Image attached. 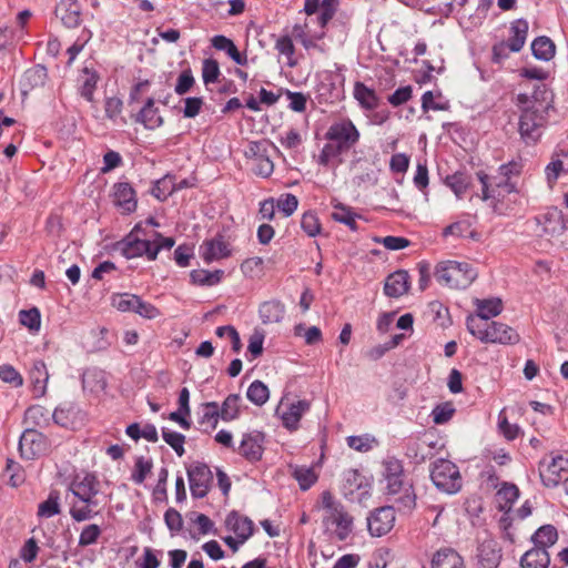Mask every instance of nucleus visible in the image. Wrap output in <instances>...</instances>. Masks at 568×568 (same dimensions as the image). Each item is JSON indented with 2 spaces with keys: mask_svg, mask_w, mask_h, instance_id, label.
Returning <instances> with one entry per match:
<instances>
[{
  "mask_svg": "<svg viewBox=\"0 0 568 568\" xmlns=\"http://www.w3.org/2000/svg\"><path fill=\"white\" fill-rule=\"evenodd\" d=\"M203 413L199 420V424L204 427L205 432H210L215 429L219 423V418H221L219 412V405L216 402H207L202 405Z\"/></svg>",
  "mask_w": 568,
  "mask_h": 568,
  "instance_id": "obj_35",
  "label": "nucleus"
},
{
  "mask_svg": "<svg viewBox=\"0 0 568 568\" xmlns=\"http://www.w3.org/2000/svg\"><path fill=\"white\" fill-rule=\"evenodd\" d=\"M436 281L450 288L464 290L477 277V272L465 262L446 261L437 264Z\"/></svg>",
  "mask_w": 568,
  "mask_h": 568,
  "instance_id": "obj_5",
  "label": "nucleus"
},
{
  "mask_svg": "<svg viewBox=\"0 0 568 568\" xmlns=\"http://www.w3.org/2000/svg\"><path fill=\"white\" fill-rule=\"evenodd\" d=\"M568 471V452L554 456L549 463L541 460L539 464V475L546 487L558 486L561 480V473Z\"/></svg>",
  "mask_w": 568,
  "mask_h": 568,
  "instance_id": "obj_9",
  "label": "nucleus"
},
{
  "mask_svg": "<svg viewBox=\"0 0 568 568\" xmlns=\"http://www.w3.org/2000/svg\"><path fill=\"white\" fill-rule=\"evenodd\" d=\"M263 435L261 433L245 434L239 447V454L250 462H257L263 454Z\"/></svg>",
  "mask_w": 568,
  "mask_h": 568,
  "instance_id": "obj_21",
  "label": "nucleus"
},
{
  "mask_svg": "<svg viewBox=\"0 0 568 568\" xmlns=\"http://www.w3.org/2000/svg\"><path fill=\"white\" fill-rule=\"evenodd\" d=\"M296 336H303L307 345H315L322 341V332L317 326L306 328L304 324H298L294 327Z\"/></svg>",
  "mask_w": 568,
  "mask_h": 568,
  "instance_id": "obj_54",
  "label": "nucleus"
},
{
  "mask_svg": "<svg viewBox=\"0 0 568 568\" xmlns=\"http://www.w3.org/2000/svg\"><path fill=\"white\" fill-rule=\"evenodd\" d=\"M322 506L324 509L323 525L338 540L344 541L353 531V517L345 507L336 501L329 491L322 493Z\"/></svg>",
  "mask_w": 568,
  "mask_h": 568,
  "instance_id": "obj_2",
  "label": "nucleus"
},
{
  "mask_svg": "<svg viewBox=\"0 0 568 568\" xmlns=\"http://www.w3.org/2000/svg\"><path fill=\"white\" fill-rule=\"evenodd\" d=\"M383 475L387 481V493L389 495H398L403 486H405L403 477L402 462L395 457H388L383 462Z\"/></svg>",
  "mask_w": 568,
  "mask_h": 568,
  "instance_id": "obj_13",
  "label": "nucleus"
},
{
  "mask_svg": "<svg viewBox=\"0 0 568 568\" xmlns=\"http://www.w3.org/2000/svg\"><path fill=\"white\" fill-rule=\"evenodd\" d=\"M276 206L285 216H291L298 206V200L294 194L286 193L278 197Z\"/></svg>",
  "mask_w": 568,
  "mask_h": 568,
  "instance_id": "obj_59",
  "label": "nucleus"
},
{
  "mask_svg": "<svg viewBox=\"0 0 568 568\" xmlns=\"http://www.w3.org/2000/svg\"><path fill=\"white\" fill-rule=\"evenodd\" d=\"M497 500L499 501L500 510L510 509L511 505L519 497V490L516 485L505 484L496 494Z\"/></svg>",
  "mask_w": 568,
  "mask_h": 568,
  "instance_id": "obj_43",
  "label": "nucleus"
},
{
  "mask_svg": "<svg viewBox=\"0 0 568 568\" xmlns=\"http://www.w3.org/2000/svg\"><path fill=\"white\" fill-rule=\"evenodd\" d=\"M47 444L43 434L28 428L26 429L19 440V449L21 456L26 459H33L45 452Z\"/></svg>",
  "mask_w": 568,
  "mask_h": 568,
  "instance_id": "obj_12",
  "label": "nucleus"
},
{
  "mask_svg": "<svg viewBox=\"0 0 568 568\" xmlns=\"http://www.w3.org/2000/svg\"><path fill=\"white\" fill-rule=\"evenodd\" d=\"M54 12L62 24L69 29L77 28L81 23V9L78 0H61Z\"/></svg>",
  "mask_w": 568,
  "mask_h": 568,
  "instance_id": "obj_17",
  "label": "nucleus"
},
{
  "mask_svg": "<svg viewBox=\"0 0 568 568\" xmlns=\"http://www.w3.org/2000/svg\"><path fill=\"white\" fill-rule=\"evenodd\" d=\"M0 379L4 383H9L14 387L22 386L23 379L18 371L11 365L0 366Z\"/></svg>",
  "mask_w": 568,
  "mask_h": 568,
  "instance_id": "obj_60",
  "label": "nucleus"
},
{
  "mask_svg": "<svg viewBox=\"0 0 568 568\" xmlns=\"http://www.w3.org/2000/svg\"><path fill=\"white\" fill-rule=\"evenodd\" d=\"M101 535V528L95 525L91 524L85 526L79 537V546L87 547L90 545H93L98 541L99 537Z\"/></svg>",
  "mask_w": 568,
  "mask_h": 568,
  "instance_id": "obj_56",
  "label": "nucleus"
},
{
  "mask_svg": "<svg viewBox=\"0 0 568 568\" xmlns=\"http://www.w3.org/2000/svg\"><path fill=\"white\" fill-rule=\"evenodd\" d=\"M550 564L548 551L544 547H537L527 550L520 559L523 568H547Z\"/></svg>",
  "mask_w": 568,
  "mask_h": 568,
  "instance_id": "obj_26",
  "label": "nucleus"
},
{
  "mask_svg": "<svg viewBox=\"0 0 568 568\" xmlns=\"http://www.w3.org/2000/svg\"><path fill=\"white\" fill-rule=\"evenodd\" d=\"M230 253L229 243L221 235L204 241L200 246V255L205 263L227 257Z\"/></svg>",
  "mask_w": 568,
  "mask_h": 568,
  "instance_id": "obj_15",
  "label": "nucleus"
},
{
  "mask_svg": "<svg viewBox=\"0 0 568 568\" xmlns=\"http://www.w3.org/2000/svg\"><path fill=\"white\" fill-rule=\"evenodd\" d=\"M326 139L348 151L359 140V132L351 120L334 123L326 132Z\"/></svg>",
  "mask_w": 568,
  "mask_h": 568,
  "instance_id": "obj_10",
  "label": "nucleus"
},
{
  "mask_svg": "<svg viewBox=\"0 0 568 568\" xmlns=\"http://www.w3.org/2000/svg\"><path fill=\"white\" fill-rule=\"evenodd\" d=\"M292 476L297 480L302 490H307L317 480V475L312 467L295 466Z\"/></svg>",
  "mask_w": 568,
  "mask_h": 568,
  "instance_id": "obj_42",
  "label": "nucleus"
},
{
  "mask_svg": "<svg viewBox=\"0 0 568 568\" xmlns=\"http://www.w3.org/2000/svg\"><path fill=\"white\" fill-rule=\"evenodd\" d=\"M274 170V164L267 156V154L263 155L262 158H258L256 161H254L253 171L256 175H260L262 178H267L272 174Z\"/></svg>",
  "mask_w": 568,
  "mask_h": 568,
  "instance_id": "obj_62",
  "label": "nucleus"
},
{
  "mask_svg": "<svg viewBox=\"0 0 568 568\" xmlns=\"http://www.w3.org/2000/svg\"><path fill=\"white\" fill-rule=\"evenodd\" d=\"M241 400L240 395L231 394L229 395L222 404V407L219 408L221 418L225 422L233 420L239 415V403Z\"/></svg>",
  "mask_w": 568,
  "mask_h": 568,
  "instance_id": "obj_47",
  "label": "nucleus"
},
{
  "mask_svg": "<svg viewBox=\"0 0 568 568\" xmlns=\"http://www.w3.org/2000/svg\"><path fill=\"white\" fill-rule=\"evenodd\" d=\"M410 286V277L407 271L398 270L386 277L384 293L389 297H400Z\"/></svg>",
  "mask_w": 568,
  "mask_h": 568,
  "instance_id": "obj_19",
  "label": "nucleus"
},
{
  "mask_svg": "<svg viewBox=\"0 0 568 568\" xmlns=\"http://www.w3.org/2000/svg\"><path fill=\"white\" fill-rule=\"evenodd\" d=\"M118 250H120L121 254L128 260L140 257L148 251L146 240H140L129 235L118 243Z\"/></svg>",
  "mask_w": 568,
  "mask_h": 568,
  "instance_id": "obj_30",
  "label": "nucleus"
},
{
  "mask_svg": "<svg viewBox=\"0 0 568 568\" xmlns=\"http://www.w3.org/2000/svg\"><path fill=\"white\" fill-rule=\"evenodd\" d=\"M225 526L235 534L240 542H245L254 532L253 521L248 517L241 516L235 510L226 516Z\"/></svg>",
  "mask_w": 568,
  "mask_h": 568,
  "instance_id": "obj_18",
  "label": "nucleus"
},
{
  "mask_svg": "<svg viewBox=\"0 0 568 568\" xmlns=\"http://www.w3.org/2000/svg\"><path fill=\"white\" fill-rule=\"evenodd\" d=\"M558 539L557 529L552 525H544L532 535L531 540L537 547H544L546 550Z\"/></svg>",
  "mask_w": 568,
  "mask_h": 568,
  "instance_id": "obj_38",
  "label": "nucleus"
},
{
  "mask_svg": "<svg viewBox=\"0 0 568 568\" xmlns=\"http://www.w3.org/2000/svg\"><path fill=\"white\" fill-rule=\"evenodd\" d=\"M568 227V217L556 206H551L544 214V233L556 237L564 234Z\"/></svg>",
  "mask_w": 568,
  "mask_h": 568,
  "instance_id": "obj_16",
  "label": "nucleus"
},
{
  "mask_svg": "<svg viewBox=\"0 0 568 568\" xmlns=\"http://www.w3.org/2000/svg\"><path fill=\"white\" fill-rule=\"evenodd\" d=\"M532 55L542 61H549L556 52L555 43L548 37H538L531 43Z\"/></svg>",
  "mask_w": 568,
  "mask_h": 568,
  "instance_id": "obj_33",
  "label": "nucleus"
},
{
  "mask_svg": "<svg viewBox=\"0 0 568 568\" xmlns=\"http://www.w3.org/2000/svg\"><path fill=\"white\" fill-rule=\"evenodd\" d=\"M476 306V320L487 322L489 318L499 315L503 311V302L500 298H476L474 301Z\"/></svg>",
  "mask_w": 568,
  "mask_h": 568,
  "instance_id": "obj_24",
  "label": "nucleus"
},
{
  "mask_svg": "<svg viewBox=\"0 0 568 568\" xmlns=\"http://www.w3.org/2000/svg\"><path fill=\"white\" fill-rule=\"evenodd\" d=\"M560 155L567 158L568 151H556L551 156V161L545 169L546 179L549 185L555 184L561 173L568 172V168H565L564 162L560 160Z\"/></svg>",
  "mask_w": 568,
  "mask_h": 568,
  "instance_id": "obj_32",
  "label": "nucleus"
},
{
  "mask_svg": "<svg viewBox=\"0 0 568 568\" xmlns=\"http://www.w3.org/2000/svg\"><path fill=\"white\" fill-rule=\"evenodd\" d=\"M138 568H158L160 566V560L154 554V550L150 547H145L143 550V556L140 561H136Z\"/></svg>",
  "mask_w": 568,
  "mask_h": 568,
  "instance_id": "obj_64",
  "label": "nucleus"
},
{
  "mask_svg": "<svg viewBox=\"0 0 568 568\" xmlns=\"http://www.w3.org/2000/svg\"><path fill=\"white\" fill-rule=\"evenodd\" d=\"M83 72L85 74V79L80 88V94L87 101L93 102V94L97 88V83L99 81V75L97 74V72L90 71L88 68H84Z\"/></svg>",
  "mask_w": 568,
  "mask_h": 568,
  "instance_id": "obj_48",
  "label": "nucleus"
},
{
  "mask_svg": "<svg viewBox=\"0 0 568 568\" xmlns=\"http://www.w3.org/2000/svg\"><path fill=\"white\" fill-rule=\"evenodd\" d=\"M60 511V494L58 490H51L47 500L39 505L37 515L41 518H50L59 515Z\"/></svg>",
  "mask_w": 568,
  "mask_h": 568,
  "instance_id": "obj_39",
  "label": "nucleus"
},
{
  "mask_svg": "<svg viewBox=\"0 0 568 568\" xmlns=\"http://www.w3.org/2000/svg\"><path fill=\"white\" fill-rule=\"evenodd\" d=\"M335 211L332 213V219L336 222L347 225L351 230H357L356 217L357 215L352 210L342 203L334 205Z\"/></svg>",
  "mask_w": 568,
  "mask_h": 568,
  "instance_id": "obj_46",
  "label": "nucleus"
},
{
  "mask_svg": "<svg viewBox=\"0 0 568 568\" xmlns=\"http://www.w3.org/2000/svg\"><path fill=\"white\" fill-rule=\"evenodd\" d=\"M478 567L497 568L501 559V549L497 540L485 538L478 546Z\"/></svg>",
  "mask_w": 568,
  "mask_h": 568,
  "instance_id": "obj_14",
  "label": "nucleus"
},
{
  "mask_svg": "<svg viewBox=\"0 0 568 568\" xmlns=\"http://www.w3.org/2000/svg\"><path fill=\"white\" fill-rule=\"evenodd\" d=\"M49 410L41 405H34L26 410V422L34 426H41L48 422Z\"/></svg>",
  "mask_w": 568,
  "mask_h": 568,
  "instance_id": "obj_53",
  "label": "nucleus"
},
{
  "mask_svg": "<svg viewBox=\"0 0 568 568\" xmlns=\"http://www.w3.org/2000/svg\"><path fill=\"white\" fill-rule=\"evenodd\" d=\"M162 437L164 442L174 449L178 456L181 457L184 455L185 436L183 434L163 428Z\"/></svg>",
  "mask_w": 568,
  "mask_h": 568,
  "instance_id": "obj_50",
  "label": "nucleus"
},
{
  "mask_svg": "<svg viewBox=\"0 0 568 568\" xmlns=\"http://www.w3.org/2000/svg\"><path fill=\"white\" fill-rule=\"evenodd\" d=\"M190 490L194 498H204L212 485L213 474L204 463H194L186 469Z\"/></svg>",
  "mask_w": 568,
  "mask_h": 568,
  "instance_id": "obj_7",
  "label": "nucleus"
},
{
  "mask_svg": "<svg viewBox=\"0 0 568 568\" xmlns=\"http://www.w3.org/2000/svg\"><path fill=\"white\" fill-rule=\"evenodd\" d=\"M445 183L460 199L470 185V176L464 172H455L445 179Z\"/></svg>",
  "mask_w": 568,
  "mask_h": 568,
  "instance_id": "obj_40",
  "label": "nucleus"
},
{
  "mask_svg": "<svg viewBox=\"0 0 568 568\" xmlns=\"http://www.w3.org/2000/svg\"><path fill=\"white\" fill-rule=\"evenodd\" d=\"M548 109L549 105L534 103L523 110L518 131L525 144L535 145L540 140L547 124Z\"/></svg>",
  "mask_w": 568,
  "mask_h": 568,
  "instance_id": "obj_4",
  "label": "nucleus"
},
{
  "mask_svg": "<svg viewBox=\"0 0 568 568\" xmlns=\"http://www.w3.org/2000/svg\"><path fill=\"white\" fill-rule=\"evenodd\" d=\"M354 97L366 110H374L378 105V98L373 89H369L362 82H356L354 85Z\"/></svg>",
  "mask_w": 568,
  "mask_h": 568,
  "instance_id": "obj_34",
  "label": "nucleus"
},
{
  "mask_svg": "<svg viewBox=\"0 0 568 568\" xmlns=\"http://www.w3.org/2000/svg\"><path fill=\"white\" fill-rule=\"evenodd\" d=\"M47 78L48 72L43 65L38 64L26 70L19 81L21 93L28 95L33 89L43 87Z\"/></svg>",
  "mask_w": 568,
  "mask_h": 568,
  "instance_id": "obj_20",
  "label": "nucleus"
},
{
  "mask_svg": "<svg viewBox=\"0 0 568 568\" xmlns=\"http://www.w3.org/2000/svg\"><path fill=\"white\" fill-rule=\"evenodd\" d=\"M221 74L219 62L214 59H205L202 67V79L205 84L214 83Z\"/></svg>",
  "mask_w": 568,
  "mask_h": 568,
  "instance_id": "obj_55",
  "label": "nucleus"
},
{
  "mask_svg": "<svg viewBox=\"0 0 568 568\" xmlns=\"http://www.w3.org/2000/svg\"><path fill=\"white\" fill-rule=\"evenodd\" d=\"M432 568H465L463 557L453 548L438 549L432 558Z\"/></svg>",
  "mask_w": 568,
  "mask_h": 568,
  "instance_id": "obj_22",
  "label": "nucleus"
},
{
  "mask_svg": "<svg viewBox=\"0 0 568 568\" xmlns=\"http://www.w3.org/2000/svg\"><path fill=\"white\" fill-rule=\"evenodd\" d=\"M77 412L71 403H64L57 407L52 413V418L57 425L62 427H70L73 424Z\"/></svg>",
  "mask_w": 568,
  "mask_h": 568,
  "instance_id": "obj_41",
  "label": "nucleus"
},
{
  "mask_svg": "<svg viewBox=\"0 0 568 568\" xmlns=\"http://www.w3.org/2000/svg\"><path fill=\"white\" fill-rule=\"evenodd\" d=\"M19 321L21 325L28 327L30 331L38 332L40 329L41 315L37 307L20 311Z\"/></svg>",
  "mask_w": 568,
  "mask_h": 568,
  "instance_id": "obj_49",
  "label": "nucleus"
},
{
  "mask_svg": "<svg viewBox=\"0 0 568 568\" xmlns=\"http://www.w3.org/2000/svg\"><path fill=\"white\" fill-rule=\"evenodd\" d=\"M224 272L215 270L213 272L206 270H193L190 274L191 282L200 286H214L222 280Z\"/></svg>",
  "mask_w": 568,
  "mask_h": 568,
  "instance_id": "obj_37",
  "label": "nucleus"
},
{
  "mask_svg": "<svg viewBox=\"0 0 568 568\" xmlns=\"http://www.w3.org/2000/svg\"><path fill=\"white\" fill-rule=\"evenodd\" d=\"M152 467L153 463L151 459H146L142 456L139 457L135 460L134 470L131 476L132 480L135 484H142L145 480L146 476L151 473Z\"/></svg>",
  "mask_w": 568,
  "mask_h": 568,
  "instance_id": "obj_51",
  "label": "nucleus"
},
{
  "mask_svg": "<svg viewBox=\"0 0 568 568\" xmlns=\"http://www.w3.org/2000/svg\"><path fill=\"white\" fill-rule=\"evenodd\" d=\"M310 408V403L307 400H297L288 405L287 409L282 413V422L283 425L287 429H296L298 427V422L302 418L303 414L307 412Z\"/></svg>",
  "mask_w": 568,
  "mask_h": 568,
  "instance_id": "obj_27",
  "label": "nucleus"
},
{
  "mask_svg": "<svg viewBox=\"0 0 568 568\" xmlns=\"http://www.w3.org/2000/svg\"><path fill=\"white\" fill-rule=\"evenodd\" d=\"M468 332L484 343L517 344L519 334L510 326L499 322H480L474 315L466 321Z\"/></svg>",
  "mask_w": 568,
  "mask_h": 568,
  "instance_id": "obj_3",
  "label": "nucleus"
},
{
  "mask_svg": "<svg viewBox=\"0 0 568 568\" xmlns=\"http://www.w3.org/2000/svg\"><path fill=\"white\" fill-rule=\"evenodd\" d=\"M477 178L483 186L481 199L484 201L497 199L503 196V192L510 194L516 191V185L508 178H503L499 174L489 176L483 171L477 172Z\"/></svg>",
  "mask_w": 568,
  "mask_h": 568,
  "instance_id": "obj_8",
  "label": "nucleus"
},
{
  "mask_svg": "<svg viewBox=\"0 0 568 568\" xmlns=\"http://www.w3.org/2000/svg\"><path fill=\"white\" fill-rule=\"evenodd\" d=\"M175 191L174 176L168 174L154 183L152 194L160 201H165Z\"/></svg>",
  "mask_w": 568,
  "mask_h": 568,
  "instance_id": "obj_44",
  "label": "nucleus"
},
{
  "mask_svg": "<svg viewBox=\"0 0 568 568\" xmlns=\"http://www.w3.org/2000/svg\"><path fill=\"white\" fill-rule=\"evenodd\" d=\"M114 203L126 213H131L136 209L135 192L129 183L121 182L115 184Z\"/></svg>",
  "mask_w": 568,
  "mask_h": 568,
  "instance_id": "obj_23",
  "label": "nucleus"
},
{
  "mask_svg": "<svg viewBox=\"0 0 568 568\" xmlns=\"http://www.w3.org/2000/svg\"><path fill=\"white\" fill-rule=\"evenodd\" d=\"M301 227L308 236H316L321 233V223L315 212H305L301 220Z\"/></svg>",
  "mask_w": 568,
  "mask_h": 568,
  "instance_id": "obj_52",
  "label": "nucleus"
},
{
  "mask_svg": "<svg viewBox=\"0 0 568 568\" xmlns=\"http://www.w3.org/2000/svg\"><path fill=\"white\" fill-rule=\"evenodd\" d=\"M394 506H384L377 508L367 518L368 531L372 536L382 537L392 530V528L394 527Z\"/></svg>",
  "mask_w": 568,
  "mask_h": 568,
  "instance_id": "obj_11",
  "label": "nucleus"
},
{
  "mask_svg": "<svg viewBox=\"0 0 568 568\" xmlns=\"http://www.w3.org/2000/svg\"><path fill=\"white\" fill-rule=\"evenodd\" d=\"M258 313L264 324L280 323L284 317L285 306L280 301L272 300L262 303Z\"/></svg>",
  "mask_w": 568,
  "mask_h": 568,
  "instance_id": "obj_28",
  "label": "nucleus"
},
{
  "mask_svg": "<svg viewBox=\"0 0 568 568\" xmlns=\"http://www.w3.org/2000/svg\"><path fill=\"white\" fill-rule=\"evenodd\" d=\"M194 82L195 81L191 69L183 70L178 78V82L175 84V92L179 95L187 93L193 87Z\"/></svg>",
  "mask_w": 568,
  "mask_h": 568,
  "instance_id": "obj_61",
  "label": "nucleus"
},
{
  "mask_svg": "<svg viewBox=\"0 0 568 568\" xmlns=\"http://www.w3.org/2000/svg\"><path fill=\"white\" fill-rule=\"evenodd\" d=\"M136 121L142 123L146 129L154 130L163 124V119L159 114L158 108L154 106V100L149 98L144 106L138 114Z\"/></svg>",
  "mask_w": 568,
  "mask_h": 568,
  "instance_id": "obj_29",
  "label": "nucleus"
},
{
  "mask_svg": "<svg viewBox=\"0 0 568 568\" xmlns=\"http://www.w3.org/2000/svg\"><path fill=\"white\" fill-rule=\"evenodd\" d=\"M246 396L253 404L262 406L270 397L268 387L261 381H254L248 386Z\"/></svg>",
  "mask_w": 568,
  "mask_h": 568,
  "instance_id": "obj_45",
  "label": "nucleus"
},
{
  "mask_svg": "<svg viewBox=\"0 0 568 568\" xmlns=\"http://www.w3.org/2000/svg\"><path fill=\"white\" fill-rule=\"evenodd\" d=\"M212 47L216 50L224 51L236 64L246 65L247 57L241 53L234 42L225 36H215L211 40Z\"/></svg>",
  "mask_w": 568,
  "mask_h": 568,
  "instance_id": "obj_25",
  "label": "nucleus"
},
{
  "mask_svg": "<svg viewBox=\"0 0 568 568\" xmlns=\"http://www.w3.org/2000/svg\"><path fill=\"white\" fill-rule=\"evenodd\" d=\"M164 520H165V524L168 526V528L171 530V531H174V532H178L182 529L183 527V520H182V516L181 514L174 509V508H169L165 514H164Z\"/></svg>",
  "mask_w": 568,
  "mask_h": 568,
  "instance_id": "obj_63",
  "label": "nucleus"
},
{
  "mask_svg": "<svg viewBox=\"0 0 568 568\" xmlns=\"http://www.w3.org/2000/svg\"><path fill=\"white\" fill-rule=\"evenodd\" d=\"M69 490L75 498L70 507V516L74 521L90 520L99 514L97 508L100 506V481L94 474L75 476L69 485Z\"/></svg>",
  "mask_w": 568,
  "mask_h": 568,
  "instance_id": "obj_1",
  "label": "nucleus"
},
{
  "mask_svg": "<svg viewBox=\"0 0 568 568\" xmlns=\"http://www.w3.org/2000/svg\"><path fill=\"white\" fill-rule=\"evenodd\" d=\"M498 419H499L498 426H499V430L501 432V434L508 440L515 439L518 436L520 428L518 425L510 424L508 422L505 409L500 410V413L498 415Z\"/></svg>",
  "mask_w": 568,
  "mask_h": 568,
  "instance_id": "obj_58",
  "label": "nucleus"
},
{
  "mask_svg": "<svg viewBox=\"0 0 568 568\" xmlns=\"http://www.w3.org/2000/svg\"><path fill=\"white\" fill-rule=\"evenodd\" d=\"M30 378L33 384L34 393L39 396H43L47 390V383L49 379V373L43 361H36L30 371Z\"/></svg>",
  "mask_w": 568,
  "mask_h": 568,
  "instance_id": "obj_31",
  "label": "nucleus"
},
{
  "mask_svg": "<svg viewBox=\"0 0 568 568\" xmlns=\"http://www.w3.org/2000/svg\"><path fill=\"white\" fill-rule=\"evenodd\" d=\"M434 485L446 494H456L462 488V477L458 467L450 460L437 459L430 469Z\"/></svg>",
  "mask_w": 568,
  "mask_h": 568,
  "instance_id": "obj_6",
  "label": "nucleus"
},
{
  "mask_svg": "<svg viewBox=\"0 0 568 568\" xmlns=\"http://www.w3.org/2000/svg\"><path fill=\"white\" fill-rule=\"evenodd\" d=\"M454 413L455 408L450 403L437 405L432 412L433 422L437 425L445 424L453 417Z\"/></svg>",
  "mask_w": 568,
  "mask_h": 568,
  "instance_id": "obj_57",
  "label": "nucleus"
},
{
  "mask_svg": "<svg viewBox=\"0 0 568 568\" xmlns=\"http://www.w3.org/2000/svg\"><path fill=\"white\" fill-rule=\"evenodd\" d=\"M394 496L393 506L394 508L396 507L398 511L409 513L415 508L416 494L410 485L403 486L402 491Z\"/></svg>",
  "mask_w": 568,
  "mask_h": 568,
  "instance_id": "obj_36",
  "label": "nucleus"
}]
</instances>
